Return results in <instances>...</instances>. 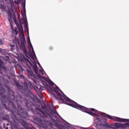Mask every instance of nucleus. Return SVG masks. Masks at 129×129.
Wrapping results in <instances>:
<instances>
[{
  "instance_id": "obj_33",
  "label": "nucleus",
  "mask_w": 129,
  "mask_h": 129,
  "mask_svg": "<svg viewBox=\"0 0 129 129\" xmlns=\"http://www.w3.org/2000/svg\"><path fill=\"white\" fill-rule=\"evenodd\" d=\"M18 44H20V42H18Z\"/></svg>"
},
{
  "instance_id": "obj_15",
  "label": "nucleus",
  "mask_w": 129,
  "mask_h": 129,
  "mask_svg": "<svg viewBox=\"0 0 129 129\" xmlns=\"http://www.w3.org/2000/svg\"><path fill=\"white\" fill-rule=\"evenodd\" d=\"M0 9L2 10V11H3V12H5V11H6V7H5V6L3 5H0Z\"/></svg>"
},
{
  "instance_id": "obj_18",
  "label": "nucleus",
  "mask_w": 129,
  "mask_h": 129,
  "mask_svg": "<svg viewBox=\"0 0 129 129\" xmlns=\"http://www.w3.org/2000/svg\"><path fill=\"white\" fill-rule=\"evenodd\" d=\"M0 45H4V39H0Z\"/></svg>"
},
{
  "instance_id": "obj_30",
  "label": "nucleus",
  "mask_w": 129,
  "mask_h": 129,
  "mask_svg": "<svg viewBox=\"0 0 129 129\" xmlns=\"http://www.w3.org/2000/svg\"><path fill=\"white\" fill-rule=\"evenodd\" d=\"M18 108H20V106H18Z\"/></svg>"
},
{
  "instance_id": "obj_26",
  "label": "nucleus",
  "mask_w": 129,
  "mask_h": 129,
  "mask_svg": "<svg viewBox=\"0 0 129 129\" xmlns=\"http://www.w3.org/2000/svg\"><path fill=\"white\" fill-rule=\"evenodd\" d=\"M0 95H1V96H3V93H0Z\"/></svg>"
},
{
  "instance_id": "obj_4",
  "label": "nucleus",
  "mask_w": 129,
  "mask_h": 129,
  "mask_svg": "<svg viewBox=\"0 0 129 129\" xmlns=\"http://www.w3.org/2000/svg\"><path fill=\"white\" fill-rule=\"evenodd\" d=\"M32 54H33L31 56V58L32 59L31 62L30 61L29 59H26V62H28V63H29V64H30V65H31V66L33 67V70L35 74L36 75L38 74V70L39 69V68H38V66H37V64L38 66L41 69V70H39V72H40V73H41L42 75H44V74L46 75V73H45V71H44V70L43 69V68H42V66H41V64H40L39 61H38V59L37 58V56H36V58H35L34 59L32 58V56H34V54L33 53Z\"/></svg>"
},
{
  "instance_id": "obj_16",
  "label": "nucleus",
  "mask_w": 129,
  "mask_h": 129,
  "mask_svg": "<svg viewBox=\"0 0 129 129\" xmlns=\"http://www.w3.org/2000/svg\"><path fill=\"white\" fill-rule=\"evenodd\" d=\"M52 112H53V113H54V114H56V115H57V116H59V117H60V118H61V119L63 120V119H62V118H61V116H60V115H59V114L57 113V112L56 111V110H55L54 109H53V110H52Z\"/></svg>"
},
{
  "instance_id": "obj_5",
  "label": "nucleus",
  "mask_w": 129,
  "mask_h": 129,
  "mask_svg": "<svg viewBox=\"0 0 129 129\" xmlns=\"http://www.w3.org/2000/svg\"><path fill=\"white\" fill-rule=\"evenodd\" d=\"M32 54H33L31 56V58L32 59L31 62L30 61L29 59H26V62H28V63H29V64H30V65H31V66L33 67V70L35 74L36 75L38 74V70L39 69V68H38V66H37V64L38 66L41 69V70H39V72H40V73H41L42 75H44V74L46 75V73H45V71H44V70L43 69V68H42V66H41V64H40L39 61H38V59L37 58V56H36V58H35L34 59L32 58V56H34V54L33 53Z\"/></svg>"
},
{
  "instance_id": "obj_28",
  "label": "nucleus",
  "mask_w": 129,
  "mask_h": 129,
  "mask_svg": "<svg viewBox=\"0 0 129 129\" xmlns=\"http://www.w3.org/2000/svg\"><path fill=\"white\" fill-rule=\"evenodd\" d=\"M21 71H23V68H21Z\"/></svg>"
},
{
  "instance_id": "obj_8",
  "label": "nucleus",
  "mask_w": 129,
  "mask_h": 129,
  "mask_svg": "<svg viewBox=\"0 0 129 129\" xmlns=\"http://www.w3.org/2000/svg\"><path fill=\"white\" fill-rule=\"evenodd\" d=\"M17 121L19 122V123H21L22 125L24 126V127H25V128L30 129V127H29V123L26 122V121L22 119H19V120H17Z\"/></svg>"
},
{
  "instance_id": "obj_2",
  "label": "nucleus",
  "mask_w": 129,
  "mask_h": 129,
  "mask_svg": "<svg viewBox=\"0 0 129 129\" xmlns=\"http://www.w3.org/2000/svg\"><path fill=\"white\" fill-rule=\"evenodd\" d=\"M23 7V11H21L22 16L24 19V30L26 33L27 34V42L29 46V49H32V54L33 55L32 56V58L35 60V59H37L36 57V54H35V51H34V48H33V45L31 43V40H30V36L29 35V28L28 27V21L27 20V16L26 15V5L25 3H22Z\"/></svg>"
},
{
  "instance_id": "obj_6",
  "label": "nucleus",
  "mask_w": 129,
  "mask_h": 129,
  "mask_svg": "<svg viewBox=\"0 0 129 129\" xmlns=\"http://www.w3.org/2000/svg\"><path fill=\"white\" fill-rule=\"evenodd\" d=\"M28 74H29V77H31V78H32V80L34 81V85H35V87H36V88H37V90H38L40 92L39 94L38 95V96L39 98H41V99H42L43 98V95H42V94L41 93V92H42V91L43 90V89L42 88H43V87L41 86H38V87H37V85H36V84H37V81H36L35 80H34L33 78H35V77H34L33 75H32V73L30 71L28 72Z\"/></svg>"
},
{
  "instance_id": "obj_27",
  "label": "nucleus",
  "mask_w": 129,
  "mask_h": 129,
  "mask_svg": "<svg viewBox=\"0 0 129 129\" xmlns=\"http://www.w3.org/2000/svg\"><path fill=\"white\" fill-rule=\"evenodd\" d=\"M11 28L13 29V25L12 24H11Z\"/></svg>"
},
{
  "instance_id": "obj_9",
  "label": "nucleus",
  "mask_w": 129,
  "mask_h": 129,
  "mask_svg": "<svg viewBox=\"0 0 129 129\" xmlns=\"http://www.w3.org/2000/svg\"><path fill=\"white\" fill-rule=\"evenodd\" d=\"M24 87L26 88V90H28L29 89V87L31 89L32 88H34V86L32 85V83L31 82H25L24 83Z\"/></svg>"
},
{
  "instance_id": "obj_29",
  "label": "nucleus",
  "mask_w": 129,
  "mask_h": 129,
  "mask_svg": "<svg viewBox=\"0 0 129 129\" xmlns=\"http://www.w3.org/2000/svg\"><path fill=\"white\" fill-rule=\"evenodd\" d=\"M5 129H9V127H6L5 128Z\"/></svg>"
},
{
  "instance_id": "obj_3",
  "label": "nucleus",
  "mask_w": 129,
  "mask_h": 129,
  "mask_svg": "<svg viewBox=\"0 0 129 129\" xmlns=\"http://www.w3.org/2000/svg\"><path fill=\"white\" fill-rule=\"evenodd\" d=\"M100 127H101L100 129H116L115 127L116 128L126 129L128 128L129 124L127 123L124 124L114 123L112 125L107 123V121H105L104 124H100Z\"/></svg>"
},
{
  "instance_id": "obj_7",
  "label": "nucleus",
  "mask_w": 129,
  "mask_h": 129,
  "mask_svg": "<svg viewBox=\"0 0 129 129\" xmlns=\"http://www.w3.org/2000/svg\"><path fill=\"white\" fill-rule=\"evenodd\" d=\"M33 106H34V104L31 102H27L25 105V108L27 111H33Z\"/></svg>"
},
{
  "instance_id": "obj_14",
  "label": "nucleus",
  "mask_w": 129,
  "mask_h": 129,
  "mask_svg": "<svg viewBox=\"0 0 129 129\" xmlns=\"http://www.w3.org/2000/svg\"><path fill=\"white\" fill-rule=\"evenodd\" d=\"M5 68V64L2 59H0V69H4Z\"/></svg>"
},
{
  "instance_id": "obj_17",
  "label": "nucleus",
  "mask_w": 129,
  "mask_h": 129,
  "mask_svg": "<svg viewBox=\"0 0 129 129\" xmlns=\"http://www.w3.org/2000/svg\"><path fill=\"white\" fill-rule=\"evenodd\" d=\"M16 86L18 87V88H19V89H21V88H22V86H21L19 83H16Z\"/></svg>"
},
{
  "instance_id": "obj_13",
  "label": "nucleus",
  "mask_w": 129,
  "mask_h": 129,
  "mask_svg": "<svg viewBox=\"0 0 129 129\" xmlns=\"http://www.w3.org/2000/svg\"><path fill=\"white\" fill-rule=\"evenodd\" d=\"M20 48L23 50V52L24 53H27V49L26 48V46H25V43H23L21 46H20Z\"/></svg>"
},
{
  "instance_id": "obj_25",
  "label": "nucleus",
  "mask_w": 129,
  "mask_h": 129,
  "mask_svg": "<svg viewBox=\"0 0 129 129\" xmlns=\"http://www.w3.org/2000/svg\"><path fill=\"white\" fill-rule=\"evenodd\" d=\"M4 128L6 127V124L5 123L4 124Z\"/></svg>"
},
{
  "instance_id": "obj_19",
  "label": "nucleus",
  "mask_w": 129,
  "mask_h": 129,
  "mask_svg": "<svg viewBox=\"0 0 129 129\" xmlns=\"http://www.w3.org/2000/svg\"><path fill=\"white\" fill-rule=\"evenodd\" d=\"M50 93L51 95H52V96H53V97H56V95H55V94H54V93H53L52 92H50Z\"/></svg>"
},
{
  "instance_id": "obj_10",
  "label": "nucleus",
  "mask_w": 129,
  "mask_h": 129,
  "mask_svg": "<svg viewBox=\"0 0 129 129\" xmlns=\"http://www.w3.org/2000/svg\"><path fill=\"white\" fill-rule=\"evenodd\" d=\"M18 30L19 32V35L21 36L22 39L25 41V35H24V29H23V27L20 25L18 27Z\"/></svg>"
},
{
  "instance_id": "obj_32",
  "label": "nucleus",
  "mask_w": 129,
  "mask_h": 129,
  "mask_svg": "<svg viewBox=\"0 0 129 129\" xmlns=\"http://www.w3.org/2000/svg\"><path fill=\"white\" fill-rule=\"evenodd\" d=\"M33 129H36V128H35V127H33Z\"/></svg>"
},
{
  "instance_id": "obj_1",
  "label": "nucleus",
  "mask_w": 129,
  "mask_h": 129,
  "mask_svg": "<svg viewBox=\"0 0 129 129\" xmlns=\"http://www.w3.org/2000/svg\"><path fill=\"white\" fill-rule=\"evenodd\" d=\"M68 102L71 103H68V105H70V106H72V107L77 108V109H79V110H81L82 111H83V112H86V113L90 114V115L93 116L94 117L93 123L94 126H97V125H98L99 122H100V118L103 117V116L107 117L109 119H111V120H114V121H118V122H129V119H128L119 118L107 114H105V115H103L102 114L98 113V111L93 108L88 109L85 106L77 104V103L69 98H68Z\"/></svg>"
},
{
  "instance_id": "obj_12",
  "label": "nucleus",
  "mask_w": 129,
  "mask_h": 129,
  "mask_svg": "<svg viewBox=\"0 0 129 129\" xmlns=\"http://www.w3.org/2000/svg\"><path fill=\"white\" fill-rule=\"evenodd\" d=\"M67 128L68 129H75V128H74V127H73L72 125H71V124L67 122H65L64 123Z\"/></svg>"
},
{
  "instance_id": "obj_21",
  "label": "nucleus",
  "mask_w": 129,
  "mask_h": 129,
  "mask_svg": "<svg viewBox=\"0 0 129 129\" xmlns=\"http://www.w3.org/2000/svg\"><path fill=\"white\" fill-rule=\"evenodd\" d=\"M5 59H6V60H7V61H9V60H10V57H9V56H6L5 57Z\"/></svg>"
},
{
  "instance_id": "obj_31",
  "label": "nucleus",
  "mask_w": 129,
  "mask_h": 129,
  "mask_svg": "<svg viewBox=\"0 0 129 129\" xmlns=\"http://www.w3.org/2000/svg\"><path fill=\"white\" fill-rule=\"evenodd\" d=\"M9 125V123H7V125Z\"/></svg>"
},
{
  "instance_id": "obj_23",
  "label": "nucleus",
  "mask_w": 129,
  "mask_h": 129,
  "mask_svg": "<svg viewBox=\"0 0 129 129\" xmlns=\"http://www.w3.org/2000/svg\"><path fill=\"white\" fill-rule=\"evenodd\" d=\"M4 105V106H5V108H7V105L6 104H3Z\"/></svg>"
},
{
  "instance_id": "obj_22",
  "label": "nucleus",
  "mask_w": 129,
  "mask_h": 129,
  "mask_svg": "<svg viewBox=\"0 0 129 129\" xmlns=\"http://www.w3.org/2000/svg\"><path fill=\"white\" fill-rule=\"evenodd\" d=\"M14 32H15V33L16 34V35H17V34H18V31L17 30V29H14Z\"/></svg>"
},
{
  "instance_id": "obj_34",
  "label": "nucleus",
  "mask_w": 129,
  "mask_h": 129,
  "mask_svg": "<svg viewBox=\"0 0 129 129\" xmlns=\"http://www.w3.org/2000/svg\"><path fill=\"white\" fill-rule=\"evenodd\" d=\"M0 51H2V49H0Z\"/></svg>"
},
{
  "instance_id": "obj_24",
  "label": "nucleus",
  "mask_w": 129,
  "mask_h": 129,
  "mask_svg": "<svg viewBox=\"0 0 129 129\" xmlns=\"http://www.w3.org/2000/svg\"><path fill=\"white\" fill-rule=\"evenodd\" d=\"M3 120H6V118L3 117Z\"/></svg>"
},
{
  "instance_id": "obj_11",
  "label": "nucleus",
  "mask_w": 129,
  "mask_h": 129,
  "mask_svg": "<svg viewBox=\"0 0 129 129\" xmlns=\"http://www.w3.org/2000/svg\"><path fill=\"white\" fill-rule=\"evenodd\" d=\"M17 114L20 116L22 118H25L26 115H27V112L24 111L23 110L21 109L20 112H18Z\"/></svg>"
},
{
  "instance_id": "obj_20",
  "label": "nucleus",
  "mask_w": 129,
  "mask_h": 129,
  "mask_svg": "<svg viewBox=\"0 0 129 129\" xmlns=\"http://www.w3.org/2000/svg\"><path fill=\"white\" fill-rule=\"evenodd\" d=\"M8 21L9 22L11 23L12 22V17H10L8 19Z\"/></svg>"
}]
</instances>
